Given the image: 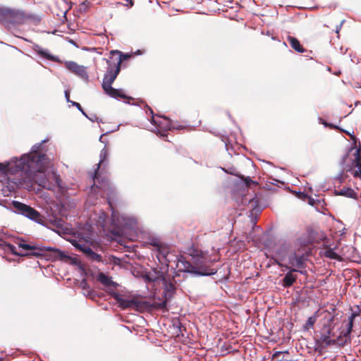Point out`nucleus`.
I'll list each match as a JSON object with an SVG mask.
<instances>
[{
	"instance_id": "f257e3e1",
	"label": "nucleus",
	"mask_w": 361,
	"mask_h": 361,
	"mask_svg": "<svg viewBox=\"0 0 361 361\" xmlns=\"http://www.w3.org/2000/svg\"><path fill=\"white\" fill-rule=\"evenodd\" d=\"M46 140L32 146L30 152L23 154L16 161V171L19 173L16 184L28 190L34 189L35 185L53 190L59 186L60 178L55 173L51 176L45 171L50 164L47 155Z\"/></svg>"
},
{
	"instance_id": "f03ea898",
	"label": "nucleus",
	"mask_w": 361,
	"mask_h": 361,
	"mask_svg": "<svg viewBox=\"0 0 361 361\" xmlns=\"http://www.w3.org/2000/svg\"><path fill=\"white\" fill-rule=\"evenodd\" d=\"M106 62L108 63V68L102 81V88L105 93L115 99H133L132 97L126 95L122 90L112 87L111 85L116 80L121 69L114 64L112 65L109 60H107Z\"/></svg>"
},
{
	"instance_id": "7ed1b4c3",
	"label": "nucleus",
	"mask_w": 361,
	"mask_h": 361,
	"mask_svg": "<svg viewBox=\"0 0 361 361\" xmlns=\"http://www.w3.org/2000/svg\"><path fill=\"white\" fill-rule=\"evenodd\" d=\"M32 15L26 14L24 11L9 8H0V23L6 25L22 24L28 19H34Z\"/></svg>"
},
{
	"instance_id": "20e7f679",
	"label": "nucleus",
	"mask_w": 361,
	"mask_h": 361,
	"mask_svg": "<svg viewBox=\"0 0 361 361\" xmlns=\"http://www.w3.org/2000/svg\"><path fill=\"white\" fill-rule=\"evenodd\" d=\"M11 205L14 213L22 215L39 224L43 222V216L41 214L30 205L16 200L12 201Z\"/></svg>"
},
{
	"instance_id": "39448f33",
	"label": "nucleus",
	"mask_w": 361,
	"mask_h": 361,
	"mask_svg": "<svg viewBox=\"0 0 361 361\" xmlns=\"http://www.w3.org/2000/svg\"><path fill=\"white\" fill-rule=\"evenodd\" d=\"M18 247L22 248L25 250L30 251V252L27 253H18L15 250L16 247L14 245L8 244L5 241H4L2 239L0 238V248L2 250H8L12 252L14 255L16 256H21V257H25V256H41L43 255V249L38 247L35 245H30L29 244H27L24 240H22L18 243Z\"/></svg>"
},
{
	"instance_id": "423d86ee",
	"label": "nucleus",
	"mask_w": 361,
	"mask_h": 361,
	"mask_svg": "<svg viewBox=\"0 0 361 361\" xmlns=\"http://www.w3.org/2000/svg\"><path fill=\"white\" fill-rule=\"evenodd\" d=\"M109 157V152L108 149L104 147L100 152V160L99 164H97V167L94 171V178L97 180L98 183L100 185L101 188H104V189L106 190L107 191H110V194L114 195V190L113 188L110 186V183L107 177L106 176H102L100 173L99 172V168L101 166L106 167L107 161V159Z\"/></svg>"
},
{
	"instance_id": "0eeeda50",
	"label": "nucleus",
	"mask_w": 361,
	"mask_h": 361,
	"mask_svg": "<svg viewBox=\"0 0 361 361\" xmlns=\"http://www.w3.org/2000/svg\"><path fill=\"white\" fill-rule=\"evenodd\" d=\"M192 263L195 267V274L198 276H210L216 273V269L211 267V262L201 253L192 256Z\"/></svg>"
},
{
	"instance_id": "6e6552de",
	"label": "nucleus",
	"mask_w": 361,
	"mask_h": 361,
	"mask_svg": "<svg viewBox=\"0 0 361 361\" xmlns=\"http://www.w3.org/2000/svg\"><path fill=\"white\" fill-rule=\"evenodd\" d=\"M111 296L117 302L118 307L123 310L128 308L137 310L142 307V302L137 300L135 298H125L123 295L116 292H112Z\"/></svg>"
},
{
	"instance_id": "1a4fd4ad",
	"label": "nucleus",
	"mask_w": 361,
	"mask_h": 361,
	"mask_svg": "<svg viewBox=\"0 0 361 361\" xmlns=\"http://www.w3.org/2000/svg\"><path fill=\"white\" fill-rule=\"evenodd\" d=\"M311 242L307 237H300L298 239L296 246L297 248L294 252L302 254L305 259L311 254V248L310 247Z\"/></svg>"
},
{
	"instance_id": "9d476101",
	"label": "nucleus",
	"mask_w": 361,
	"mask_h": 361,
	"mask_svg": "<svg viewBox=\"0 0 361 361\" xmlns=\"http://www.w3.org/2000/svg\"><path fill=\"white\" fill-rule=\"evenodd\" d=\"M65 66L71 72L78 75L79 77L83 79H87L88 74L85 66L79 65L74 61H66L65 63Z\"/></svg>"
},
{
	"instance_id": "9b49d317",
	"label": "nucleus",
	"mask_w": 361,
	"mask_h": 361,
	"mask_svg": "<svg viewBox=\"0 0 361 361\" xmlns=\"http://www.w3.org/2000/svg\"><path fill=\"white\" fill-rule=\"evenodd\" d=\"M334 320V317L331 315L329 313V319L328 320V324H324L323 328L321 330V336L320 341L329 345L331 343V340L330 339L331 334V323Z\"/></svg>"
},
{
	"instance_id": "f8f14e48",
	"label": "nucleus",
	"mask_w": 361,
	"mask_h": 361,
	"mask_svg": "<svg viewBox=\"0 0 361 361\" xmlns=\"http://www.w3.org/2000/svg\"><path fill=\"white\" fill-rule=\"evenodd\" d=\"M163 121H159L158 123H160L161 127H156L157 129V132L156 133L157 135H159L160 137H166V131L167 130H171V129H180V127L175 128L172 126L171 121L166 117L162 116Z\"/></svg>"
},
{
	"instance_id": "ddd939ff",
	"label": "nucleus",
	"mask_w": 361,
	"mask_h": 361,
	"mask_svg": "<svg viewBox=\"0 0 361 361\" xmlns=\"http://www.w3.org/2000/svg\"><path fill=\"white\" fill-rule=\"evenodd\" d=\"M307 259L302 257V254L300 253H292L288 259L289 264L294 267L293 269H302L304 267L305 262Z\"/></svg>"
},
{
	"instance_id": "4468645a",
	"label": "nucleus",
	"mask_w": 361,
	"mask_h": 361,
	"mask_svg": "<svg viewBox=\"0 0 361 361\" xmlns=\"http://www.w3.org/2000/svg\"><path fill=\"white\" fill-rule=\"evenodd\" d=\"M354 159L353 160V166L356 169L353 175L354 177H361V145L356 149L354 154Z\"/></svg>"
},
{
	"instance_id": "2eb2a0df",
	"label": "nucleus",
	"mask_w": 361,
	"mask_h": 361,
	"mask_svg": "<svg viewBox=\"0 0 361 361\" xmlns=\"http://www.w3.org/2000/svg\"><path fill=\"white\" fill-rule=\"evenodd\" d=\"M93 179H94V183L92 186V190L96 191V188H99L100 190H102L103 192V194H101V196H103V195H106L107 201H108V204H109V206L111 208H113L112 200L116 197V191H114V192H115L114 195L110 194V191H107L106 190L104 189V188H101L100 185L98 183L97 180L94 178H93ZM110 186L113 188L114 190H115V189L111 185H110Z\"/></svg>"
},
{
	"instance_id": "dca6fc26",
	"label": "nucleus",
	"mask_w": 361,
	"mask_h": 361,
	"mask_svg": "<svg viewBox=\"0 0 361 361\" xmlns=\"http://www.w3.org/2000/svg\"><path fill=\"white\" fill-rule=\"evenodd\" d=\"M334 20H335L334 17L329 18V16H328L326 19V23L324 24L323 26L327 27L329 30V28H331V27L334 26V28H332L331 30H332V32H336L338 35L337 37H339V32L341 29L343 24L345 23V20L343 19V20H338L336 22V23L334 25H333V24L329 25L331 23V21H333Z\"/></svg>"
},
{
	"instance_id": "f3484780",
	"label": "nucleus",
	"mask_w": 361,
	"mask_h": 361,
	"mask_svg": "<svg viewBox=\"0 0 361 361\" xmlns=\"http://www.w3.org/2000/svg\"><path fill=\"white\" fill-rule=\"evenodd\" d=\"M110 54L111 55V59L114 56H117L116 58L114 59V64L121 68V63L130 58L131 55L129 54H123L118 50H113L110 51Z\"/></svg>"
},
{
	"instance_id": "a211bd4d",
	"label": "nucleus",
	"mask_w": 361,
	"mask_h": 361,
	"mask_svg": "<svg viewBox=\"0 0 361 361\" xmlns=\"http://www.w3.org/2000/svg\"><path fill=\"white\" fill-rule=\"evenodd\" d=\"M299 271L296 269H291L284 276L282 281V286L285 288L290 287L297 279V275L293 272Z\"/></svg>"
},
{
	"instance_id": "6ab92c4d",
	"label": "nucleus",
	"mask_w": 361,
	"mask_h": 361,
	"mask_svg": "<svg viewBox=\"0 0 361 361\" xmlns=\"http://www.w3.org/2000/svg\"><path fill=\"white\" fill-rule=\"evenodd\" d=\"M181 271L189 272L195 274V267L192 262L186 261L185 259H180L178 261V265Z\"/></svg>"
},
{
	"instance_id": "aec40b11",
	"label": "nucleus",
	"mask_w": 361,
	"mask_h": 361,
	"mask_svg": "<svg viewBox=\"0 0 361 361\" xmlns=\"http://www.w3.org/2000/svg\"><path fill=\"white\" fill-rule=\"evenodd\" d=\"M72 245L79 251L83 252L85 255L87 254L91 248L87 241L82 240H73L71 241Z\"/></svg>"
},
{
	"instance_id": "412c9836",
	"label": "nucleus",
	"mask_w": 361,
	"mask_h": 361,
	"mask_svg": "<svg viewBox=\"0 0 361 361\" xmlns=\"http://www.w3.org/2000/svg\"><path fill=\"white\" fill-rule=\"evenodd\" d=\"M287 41L290 44V46L296 51L299 53H303L305 51V49L300 44L299 40L290 35H288L286 37Z\"/></svg>"
},
{
	"instance_id": "4be33fe9",
	"label": "nucleus",
	"mask_w": 361,
	"mask_h": 361,
	"mask_svg": "<svg viewBox=\"0 0 361 361\" xmlns=\"http://www.w3.org/2000/svg\"><path fill=\"white\" fill-rule=\"evenodd\" d=\"M352 314L351 316L349 317V322H348V333H350L352 331L353 325V320L354 319L359 316L361 314V305H355L352 308Z\"/></svg>"
},
{
	"instance_id": "5701e85b",
	"label": "nucleus",
	"mask_w": 361,
	"mask_h": 361,
	"mask_svg": "<svg viewBox=\"0 0 361 361\" xmlns=\"http://www.w3.org/2000/svg\"><path fill=\"white\" fill-rule=\"evenodd\" d=\"M288 248L286 246H283L280 250L276 251V264L279 267H284L286 269H290V267L287 265H283L281 262L284 259L285 254L287 252Z\"/></svg>"
},
{
	"instance_id": "b1692460",
	"label": "nucleus",
	"mask_w": 361,
	"mask_h": 361,
	"mask_svg": "<svg viewBox=\"0 0 361 361\" xmlns=\"http://www.w3.org/2000/svg\"><path fill=\"white\" fill-rule=\"evenodd\" d=\"M337 195L344 196L346 197L357 199V194L351 188H343L340 190L336 191Z\"/></svg>"
},
{
	"instance_id": "393cba45",
	"label": "nucleus",
	"mask_w": 361,
	"mask_h": 361,
	"mask_svg": "<svg viewBox=\"0 0 361 361\" xmlns=\"http://www.w3.org/2000/svg\"><path fill=\"white\" fill-rule=\"evenodd\" d=\"M97 280L105 286H114V282L105 274L101 272L99 274Z\"/></svg>"
},
{
	"instance_id": "a878e982",
	"label": "nucleus",
	"mask_w": 361,
	"mask_h": 361,
	"mask_svg": "<svg viewBox=\"0 0 361 361\" xmlns=\"http://www.w3.org/2000/svg\"><path fill=\"white\" fill-rule=\"evenodd\" d=\"M47 250L53 252V256L56 259H63L65 258H68L65 253L59 249L48 247L47 248Z\"/></svg>"
},
{
	"instance_id": "bb28decb",
	"label": "nucleus",
	"mask_w": 361,
	"mask_h": 361,
	"mask_svg": "<svg viewBox=\"0 0 361 361\" xmlns=\"http://www.w3.org/2000/svg\"><path fill=\"white\" fill-rule=\"evenodd\" d=\"M324 256L330 259H337L339 261L341 260V257L331 248H327L324 251Z\"/></svg>"
},
{
	"instance_id": "cd10ccee",
	"label": "nucleus",
	"mask_w": 361,
	"mask_h": 361,
	"mask_svg": "<svg viewBox=\"0 0 361 361\" xmlns=\"http://www.w3.org/2000/svg\"><path fill=\"white\" fill-rule=\"evenodd\" d=\"M88 252L85 255L88 258L91 259L92 260L97 261V262H101L102 261V256L96 252H94L91 248L90 250H87Z\"/></svg>"
},
{
	"instance_id": "c85d7f7f",
	"label": "nucleus",
	"mask_w": 361,
	"mask_h": 361,
	"mask_svg": "<svg viewBox=\"0 0 361 361\" xmlns=\"http://www.w3.org/2000/svg\"><path fill=\"white\" fill-rule=\"evenodd\" d=\"M88 252L85 255L88 258L91 259L92 260L97 261V262H101L102 261V256L96 252H94L91 248L90 250H87Z\"/></svg>"
},
{
	"instance_id": "c756f323",
	"label": "nucleus",
	"mask_w": 361,
	"mask_h": 361,
	"mask_svg": "<svg viewBox=\"0 0 361 361\" xmlns=\"http://www.w3.org/2000/svg\"><path fill=\"white\" fill-rule=\"evenodd\" d=\"M316 321H317V315H316V314H314V315H312L308 318V319L307 320V322L304 326V329L305 330H309V329L313 328V326L315 324Z\"/></svg>"
},
{
	"instance_id": "7c9ffc66",
	"label": "nucleus",
	"mask_w": 361,
	"mask_h": 361,
	"mask_svg": "<svg viewBox=\"0 0 361 361\" xmlns=\"http://www.w3.org/2000/svg\"><path fill=\"white\" fill-rule=\"evenodd\" d=\"M163 281L164 282V284H165V291L166 292V294H169V295H171V294H173L175 291V286L172 283H166V281L165 279L163 278Z\"/></svg>"
},
{
	"instance_id": "2f4dec72",
	"label": "nucleus",
	"mask_w": 361,
	"mask_h": 361,
	"mask_svg": "<svg viewBox=\"0 0 361 361\" xmlns=\"http://www.w3.org/2000/svg\"><path fill=\"white\" fill-rule=\"evenodd\" d=\"M90 6V2L88 1L87 0H85V1H82L79 5V8H78L79 12H80V13H86L88 11V9H89Z\"/></svg>"
},
{
	"instance_id": "473e14b6",
	"label": "nucleus",
	"mask_w": 361,
	"mask_h": 361,
	"mask_svg": "<svg viewBox=\"0 0 361 361\" xmlns=\"http://www.w3.org/2000/svg\"><path fill=\"white\" fill-rule=\"evenodd\" d=\"M238 177L243 180L247 187H250L252 185H257L258 183L254 180H252L249 176L245 177L244 176H238Z\"/></svg>"
},
{
	"instance_id": "72a5a7b5",
	"label": "nucleus",
	"mask_w": 361,
	"mask_h": 361,
	"mask_svg": "<svg viewBox=\"0 0 361 361\" xmlns=\"http://www.w3.org/2000/svg\"><path fill=\"white\" fill-rule=\"evenodd\" d=\"M283 353H286V354H288V351H283V352H282V351H276V352L272 355V357H271V358H272V360H274V359H276V358L279 357V355H280L281 354H283Z\"/></svg>"
},
{
	"instance_id": "f704fd0d",
	"label": "nucleus",
	"mask_w": 361,
	"mask_h": 361,
	"mask_svg": "<svg viewBox=\"0 0 361 361\" xmlns=\"http://www.w3.org/2000/svg\"><path fill=\"white\" fill-rule=\"evenodd\" d=\"M39 54L45 57L46 59H52V56H51L49 54H48L47 53H46L44 50H42V51H39Z\"/></svg>"
},
{
	"instance_id": "c9c22d12",
	"label": "nucleus",
	"mask_w": 361,
	"mask_h": 361,
	"mask_svg": "<svg viewBox=\"0 0 361 361\" xmlns=\"http://www.w3.org/2000/svg\"><path fill=\"white\" fill-rule=\"evenodd\" d=\"M151 111V114H152V118H151V123L154 124L156 126V127H161V125L160 123H158V121H157L155 119H154V117L153 116V111L152 109H150Z\"/></svg>"
},
{
	"instance_id": "e433bc0d",
	"label": "nucleus",
	"mask_w": 361,
	"mask_h": 361,
	"mask_svg": "<svg viewBox=\"0 0 361 361\" xmlns=\"http://www.w3.org/2000/svg\"><path fill=\"white\" fill-rule=\"evenodd\" d=\"M71 103H72L73 106H75V107H77L84 115H85V112L83 111V110L82 109L81 105L79 103L75 102H71Z\"/></svg>"
},
{
	"instance_id": "4c0bfd02",
	"label": "nucleus",
	"mask_w": 361,
	"mask_h": 361,
	"mask_svg": "<svg viewBox=\"0 0 361 361\" xmlns=\"http://www.w3.org/2000/svg\"><path fill=\"white\" fill-rule=\"evenodd\" d=\"M341 131L344 132L348 135H349L350 137V139L355 142V144L356 143L357 138L355 137V136L354 135L351 134L350 133H349L348 131L343 130H342Z\"/></svg>"
},
{
	"instance_id": "58836bf2",
	"label": "nucleus",
	"mask_w": 361,
	"mask_h": 361,
	"mask_svg": "<svg viewBox=\"0 0 361 361\" xmlns=\"http://www.w3.org/2000/svg\"><path fill=\"white\" fill-rule=\"evenodd\" d=\"M326 126L329 127L331 129H336L338 130H342V129H341L338 126H337L333 123L326 124Z\"/></svg>"
},
{
	"instance_id": "ea45409f",
	"label": "nucleus",
	"mask_w": 361,
	"mask_h": 361,
	"mask_svg": "<svg viewBox=\"0 0 361 361\" xmlns=\"http://www.w3.org/2000/svg\"><path fill=\"white\" fill-rule=\"evenodd\" d=\"M125 1H126V4H125L126 6H128V4H129L130 6H133L134 4V2L133 0H125Z\"/></svg>"
},
{
	"instance_id": "a19ab883",
	"label": "nucleus",
	"mask_w": 361,
	"mask_h": 361,
	"mask_svg": "<svg viewBox=\"0 0 361 361\" xmlns=\"http://www.w3.org/2000/svg\"><path fill=\"white\" fill-rule=\"evenodd\" d=\"M65 95H66V98L67 102H71L70 101V94H69V92L68 91H66Z\"/></svg>"
},
{
	"instance_id": "79ce46f5",
	"label": "nucleus",
	"mask_w": 361,
	"mask_h": 361,
	"mask_svg": "<svg viewBox=\"0 0 361 361\" xmlns=\"http://www.w3.org/2000/svg\"><path fill=\"white\" fill-rule=\"evenodd\" d=\"M322 123H323L325 126H326V124H329V123H327V122H326V121L323 122Z\"/></svg>"
},
{
	"instance_id": "37998d69",
	"label": "nucleus",
	"mask_w": 361,
	"mask_h": 361,
	"mask_svg": "<svg viewBox=\"0 0 361 361\" xmlns=\"http://www.w3.org/2000/svg\"><path fill=\"white\" fill-rule=\"evenodd\" d=\"M319 34L322 35H324V33L321 31V32H319Z\"/></svg>"
},
{
	"instance_id": "c03bdc74",
	"label": "nucleus",
	"mask_w": 361,
	"mask_h": 361,
	"mask_svg": "<svg viewBox=\"0 0 361 361\" xmlns=\"http://www.w3.org/2000/svg\"><path fill=\"white\" fill-rule=\"evenodd\" d=\"M0 361H3V358L0 357Z\"/></svg>"
}]
</instances>
